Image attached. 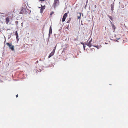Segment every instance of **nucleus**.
Returning a JSON list of instances; mask_svg holds the SVG:
<instances>
[{
	"mask_svg": "<svg viewBox=\"0 0 128 128\" xmlns=\"http://www.w3.org/2000/svg\"><path fill=\"white\" fill-rule=\"evenodd\" d=\"M120 38H116V39H117V40H118V39H119Z\"/></svg>",
	"mask_w": 128,
	"mask_h": 128,
	"instance_id": "26",
	"label": "nucleus"
},
{
	"mask_svg": "<svg viewBox=\"0 0 128 128\" xmlns=\"http://www.w3.org/2000/svg\"><path fill=\"white\" fill-rule=\"evenodd\" d=\"M15 34L16 36V38L17 39V40H18V35L17 31H16Z\"/></svg>",
	"mask_w": 128,
	"mask_h": 128,
	"instance_id": "9",
	"label": "nucleus"
},
{
	"mask_svg": "<svg viewBox=\"0 0 128 128\" xmlns=\"http://www.w3.org/2000/svg\"><path fill=\"white\" fill-rule=\"evenodd\" d=\"M81 44H82L83 46H84V44L83 42H81Z\"/></svg>",
	"mask_w": 128,
	"mask_h": 128,
	"instance_id": "20",
	"label": "nucleus"
},
{
	"mask_svg": "<svg viewBox=\"0 0 128 128\" xmlns=\"http://www.w3.org/2000/svg\"><path fill=\"white\" fill-rule=\"evenodd\" d=\"M18 22V21H16V22Z\"/></svg>",
	"mask_w": 128,
	"mask_h": 128,
	"instance_id": "27",
	"label": "nucleus"
},
{
	"mask_svg": "<svg viewBox=\"0 0 128 128\" xmlns=\"http://www.w3.org/2000/svg\"><path fill=\"white\" fill-rule=\"evenodd\" d=\"M95 47H96V48H98V46H95Z\"/></svg>",
	"mask_w": 128,
	"mask_h": 128,
	"instance_id": "25",
	"label": "nucleus"
},
{
	"mask_svg": "<svg viewBox=\"0 0 128 128\" xmlns=\"http://www.w3.org/2000/svg\"><path fill=\"white\" fill-rule=\"evenodd\" d=\"M92 41V38L90 41L88 43H86L85 44L87 45L90 48L92 46V44L91 42Z\"/></svg>",
	"mask_w": 128,
	"mask_h": 128,
	"instance_id": "2",
	"label": "nucleus"
},
{
	"mask_svg": "<svg viewBox=\"0 0 128 128\" xmlns=\"http://www.w3.org/2000/svg\"><path fill=\"white\" fill-rule=\"evenodd\" d=\"M83 46V48H84V50H85L86 46L85 45H84V46Z\"/></svg>",
	"mask_w": 128,
	"mask_h": 128,
	"instance_id": "17",
	"label": "nucleus"
},
{
	"mask_svg": "<svg viewBox=\"0 0 128 128\" xmlns=\"http://www.w3.org/2000/svg\"><path fill=\"white\" fill-rule=\"evenodd\" d=\"M6 23L7 24H8L9 22L10 21V18L8 17L6 18Z\"/></svg>",
	"mask_w": 128,
	"mask_h": 128,
	"instance_id": "7",
	"label": "nucleus"
},
{
	"mask_svg": "<svg viewBox=\"0 0 128 128\" xmlns=\"http://www.w3.org/2000/svg\"><path fill=\"white\" fill-rule=\"evenodd\" d=\"M26 12V9L24 8L23 7H22V8L21 10L20 11V14H24L25 12Z\"/></svg>",
	"mask_w": 128,
	"mask_h": 128,
	"instance_id": "4",
	"label": "nucleus"
},
{
	"mask_svg": "<svg viewBox=\"0 0 128 128\" xmlns=\"http://www.w3.org/2000/svg\"><path fill=\"white\" fill-rule=\"evenodd\" d=\"M112 27L114 29V30L115 31V30L116 28L114 24H112Z\"/></svg>",
	"mask_w": 128,
	"mask_h": 128,
	"instance_id": "12",
	"label": "nucleus"
},
{
	"mask_svg": "<svg viewBox=\"0 0 128 128\" xmlns=\"http://www.w3.org/2000/svg\"><path fill=\"white\" fill-rule=\"evenodd\" d=\"M108 16V18L112 20V17L111 16Z\"/></svg>",
	"mask_w": 128,
	"mask_h": 128,
	"instance_id": "13",
	"label": "nucleus"
},
{
	"mask_svg": "<svg viewBox=\"0 0 128 128\" xmlns=\"http://www.w3.org/2000/svg\"><path fill=\"white\" fill-rule=\"evenodd\" d=\"M55 50H56L55 48H54L52 52H53L54 53V52H55Z\"/></svg>",
	"mask_w": 128,
	"mask_h": 128,
	"instance_id": "15",
	"label": "nucleus"
},
{
	"mask_svg": "<svg viewBox=\"0 0 128 128\" xmlns=\"http://www.w3.org/2000/svg\"><path fill=\"white\" fill-rule=\"evenodd\" d=\"M54 13V12H52L51 13H50V16H52L53 14Z\"/></svg>",
	"mask_w": 128,
	"mask_h": 128,
	"instance_id": "16",
	"label": "nucleus"
},
{
	"mask_svg": "<svg viewBox=\"0 0 128 128\" xmlns=\"http://www.w3.org/2000/svg\"><path fill=\"white\" fill-rule=\"evenodd\" d=\"M54 53L52 52L50 54L49 56H48V58H50L51 56L54 55Z\"/></svg>",
	"mask_w": 128,
	"mask_h": 128,
	"instance_id": "8",
	"label": "nucleus"
},
{
	"mask_svg": "<svg viewBox=\"0 0 128 128\" xmlns=\"http://www.w3.org/2000/svg\"><path fill=\"white\" fill-rule=\"evenodd\" d=\"M52 29L51 27L50 26V30H49V35H50V34H52Z\"/></svg>",
	"mask_w": 128,
	"mask_h": 128,
	"instance_id": "10",
	"label": "nucleus"
},
{
	"mask_svg": "<svg viewBox=\"0 0 128 128\" xmlns=\"http://www.w3.org/2000/svg\"><path fill=\"white\" fill-rule=\"evenodd\" d=\"M56 46L54 47V48H55V49H56Z\"/></svg>",
	"mask_w": 128,
	"mask_h": 128,
	"instance_id": "24",
	"label": "nucleus"
},
{
	"mask_svg": "<svg viewBox=\"0 0 128 128\" xmlns=\"http://www.w3.org/2000/svg\"><path fill=\"white\" fill-rule=\"evenodd\" d=\"M104 4V3L103 2L102 3V5H104L103 4Z\"/></svg>",
	"mask_w": 128,
	"mask_h": 128,
	"instance_id": "21",
	"label": "nucleus"
},
{
	"mask_svg": "<svg viewBox=\"0 0 128 128\" xmlns=\"http://www.w3.org/2000/svg\"><path fill=\"white\" fill-rule=\"evenodd\" d=\"M40 1L42 2L44 1L45 0H39Z\"/></svg>",
	"mask_w": 128,
	"mask_h": 128,
	"instance_id": "19",
	"label": "nucleus"
},
{
	"mask_svg": "<svg viewBox=\"0 0 128 128\" xmlns=\"http://www.w3.org/2000/svg\"><path fill=\"white\" fill-rule=\"evenodd\" d=\"M41 8L40 9V12L42 13L43 12V11L45 8V6H42L41 5Z\"/></svg>",
	"mask_w": 128,
	"mask_h": 128,
	"instance_id": "6",
	"label": "nucleus"
},
{
	"mask_svg": "<svg viewBox=\"0 0 128 128\" xmlns=\"http://www.w3.org/2000/svg\"><path fill=\"white\" fill-rule=\"evenodd\" d=\"M71 20V18H69V20L67 21V23H69Z\"/></svg>",
	"mask_w": 128,
	"mask_h": 128,
	"instance_id": "14",
	"label": "nucleus"
},
{
	"mask_svg": "<svg viewBox=\"0 0 128 128\" xmlns=\"http://www.w3.org/2000/svg\"><path fill=\"white\" fill-rule=\"evenodd\" d=\"M79 15L77 16L78 19H80L81 16V13H79Z\"/></svg>",
	"mask_w": 128,
	"mask_h": 128,
	"instance_id": "11",
	"label": "nucleus"
},
{
	"mask_svg": "<svg viewBox=\"0 0 128 128\" xmlns=\"http://www.w3.org/2000/svg\"><path fill=\"white\" fill-rule=\"evenodd\" d=\"M6 44L10 48L12 51H14V46L12 45L11 43H9L8 42L6 43Z\"/></svg>",
	"mask_w": 128,
	"mask_h": 128,
	"instance_id": "1",
	"label": "nucleus"
},
{
	"mask_svg": "<svg viewBox=\"0 0 128 128\" xmlns=\"http://www.w3.org/2000/svg\"><path fill=\"white\" fill-rule=\"evenodd\" d=\"M18 94H17L16 95V98H17L18 97Z\"/></svg>",
	"mask_w": 128,
	"mask_h": 128,
	"instance_id": "23",
	"label": "nucleus"
},
{
	"mask_svg": "<svg viewBox=\"0 0 128 128\" xmlns=\"http://www.w3.org/2000/svg\"><path fill=\"white\" fill-rule=\"evenodd\" d=\"M94 7H95V8H96V5H95L94 6Z\"/></svg>",
	"mask_w": 128,
	"mask_h": 128,
	"instance_id": "22",
	"label": "nucleus"
},
{
	"mask_svg": "<svg viewBox=\"0 0 128 128\" xmlns=\"http://www.w3.org/2000/svg\"><path fill=\"white\" fill-rule=\"evenodd\" d=\"M66 28L68 29V26L67 27H66Z\"/></svg>",
	"mask_w": 128,
	"mask_h": 128,
	"instance_id": "18",
	"label": "nucleus"
},
{
	"mask_svg": "<svg viewBox=\"0 0 128 128\" xmlns=\"http://www.w3.org/2000/svg\"><path fill=\"white\" fill-rule=\"evenodd\" d=\"M67 14H68L67 13H66L64 14L62 20V22L65 21L67 17Z\"/></svg>",
	"mask_w": 128,
	"mask_h": 128,
	"instance_id": "5",
	"label": "nucleus"
},
{
	"mask_svg": "<svg viewBox=\"0 0 128 128\" xmlns=\"http://www.w3.org/2000/svg\"><path fill=\"white\" fill-rule=\"evenodd\" d=\"M59 2L58 0H54V3L53 5L54 8L56 7V6L58 4Z\"/></svg>",
	"mask_w": 128,
	"mask_h": 128,
	"instance_id": "3",
	"label": "nucleus"
}]
</instances>
